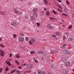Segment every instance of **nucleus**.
I'll list each match as a JSON object with an SVG mask.
<instances>
[{
	"label": "nucleus",
	"mask_w": 74,
	"mask_h": 74,
	"mask_svg": "<svg viewBox=\"0 0 74 74\" xmlns=\"http://www.w3.org/2000/svg\"><path fill=\"white\" fill-rule=\"evenodd\" d=\"M36 41V39L35 38H32L31 39V40L29 42V44L31 45H33V43L34 42Z\"/></svg>",
	"instance_id": "1"
},
{
	"label": "nucleus",
	"mask_w": 74,
	"mask_h": 74,
	"mask_svg": "<svg viewBox=\"0 0 74 74\" xmlns=\"http://www.w3.org/2000/svg\"><path fill=\"white\" fill-rule=\"evenodd\" d=\"M63 53L65 54V55H71L72 54L71 53H70V52H68L67 50H64L63 51Z\"/></svg>",
	"instance_id": "2"
},
{
	"label": "nucleus",
	"mask_w": 74,
	"mask_h": 74,
	"mask_svg": "<svg viewBox=\"0 0 74 74\" xmlns=\"http://www.w3.org/2000/svg\"><path fill=\"white\" fill-rule=\"evenodd\" d=\"M18 25H19V22H14L11 24V25L13 26H16Z\"/></svg>",
	"instance_id": "3"
},
{
	"label": "nucleus",
	"mask_w": 74,
	"mask_h": 74,
	"mask_svg": "<svg viewBox=\"0 0 74 74\" xmlns=\"http://www.w3.org/2000/svg\"><path fill=\"white\" fill-rule=\"evenodd\" d=\"M0 52H1L0 54L1 56H4L5 53L3 50L1 49H0Z\"/></svg>",
	"instance_id": "4"
},
{
	"label": "nucleus",
	"mask_w": 74,
	"mask_h": 74,
	"mask_svg": "<svg viewBox=\"0 0 74 74\" xmlns=\"http://www.w3.org/2000/svg\"><path fill=\"white\" fill-rule=\"evenodd\" d=\"M62 73L64 74H67L68 73V71L66 69H64L62 71Z\"/></svg>",
	"instance_id": "5"
},
{
	"label": "nucleus",
	"mask_w": 74,
	"mask_h": 74,
	"mask_svg": "<svg viewBox=\"0 0 74 74\" xmlns=\"http://www.w3.org/2000/svg\"><path fill=\"white\" fill-rule=\"evenodd\" d=\"M74 40V38L73 37H70L68 38V41H72L73 40Z\"/></svg>",
	"instance_id": "6"
},
{
	"label": "nucleus",
	"mask_w": 74,
	"mask_h": 74,
	"mask_svg": "<svg viewBox=\"0 0 74 74\" xmlns=\"http://www.w3.org/2000/svg\"><path fill=\"white\" fill-rule=\"evenodd\" d=\"M24 38L22 37H20L18 39V40L19 41H24Z\"/></svg>",
	"instance_id": "7"
},
{
	"label": "nucleus",
	"mask_w": 74,
	"mask_h": 74,
	"mask_svg": "<svg viewBox=\"0 0 74 74\" xmlns=\"http://www.w3.org/2000/svg\"><path fill=\"white\" fill-rule=\"evenodd\" d=\"M52 52L54 53H58V51L57 49H52L51 50Z\"/></svg>",
	"instance_id": "8"
},
{
	"label": "nucleus",
	"mask_w": 74,
	"mask_h": 74,
	"mask_svg": "<svg viewBox=\"0 0 74 74\" xmlns=\"http://www.w3.org/2000/svg\"><path fill=\"white\" fill-rule=\"evenodd\" d=\"M65 65L66 66H69L70 65V62H66L65 64Z\"/></svg>",
	"instance_id": "9"
},
{
	"label": "nucleus",
	"mask_w": 74,
	"mask_h": 74,
	"mask_svg": "<svg viewBox=\"0 0 74 74\" xmlns=\"http://www.w3.org/2000/svg\"><path fill=\"white\" fill-rule=\"evenodd\" d=\"M67 60L66 58H62V61L63 62H67Z\"/></svg>",
	"instance_id": "10"
},
{
	"label": "nucleus",
	"mask_w": 74,
	"mask_h": 74,
	"mask_svg": "<svg viewBox=\"0 0 74 74\" xmlns=\"http://www.w3.org/2000/svg\"><path fill=\"white\" fill-rule=\"evenodd\" d=\"M51 67L54 70H56V65H54L52 64Z\"/></svg>",
	"instance_id": "11"
},
{
	"label": "nucleus",
	"mask_w": 74,
	"mask_h": 74,
	"mask_svg": "<svg viewBox=\"0 0 74 74\" xmlns=\"http://www.w3.org/2000/svg\"><path fill=\"white\" fill-rule=\"evenodd\" d=\"M26 66L27 68H31V67H32V65L31 64H29L27 65Z\"/></svg>",
	"instance_id": "12"
},
{
	"label": "nucleus",
	"mask_w": 74,
	"mask_h": 74,
	"mask_svg": "<svg viewBox=\"0 0 74 74\" xmlns=\"http://www.w3.org/2000/svg\"><path fill=\"white\" fill-rule=\"evenodd\" d=\"M37 10H38V8H35L33 9V11L34 12H36L37 11Z\"/></svg>",
	"instance_id": "13"
},
{
	"label": "nucleus",
	"mask_w": 74,
	"mask_h": 74,
	"mask_svg": "<svg viewBox=\"0 0 74 74\" xmlns=\"http://www.w3.org/2000/svg\"><path fill=\"white\" fill-rule=\"evenodd\" d=\"M45 14L47 16H49V15L50 14V13L48 11H47L46 12Z\"/></svg>",
	"instance_id": "14"
},
{
	"label": "nucleus",
	"mask_w": 74,
	"mask_h": 74,
	"mask_svg": "<svg viewBox=\"0 0 74 74\" xmlns=\"http://www.w3.org/2000/svg\"><path fill=\"white\" fill-rule=\"evenodd\" d=\"M33 14L34 15V16L36 17H37L38 16V15L36 12H34V13Z\"/></svg>",
	"instance_id": "15"
},
{
	"label": "nucleus",
	"mask_w": 74,
	"mask_h": 74,
	"mask_svg": "<svg viewBox=\"0 0 74 74\" xmlns=\"http://www.w3.org/2000/svg\"><path fill=\"white\" fill-rule=\"evenodd\" d=\"M5 62L7 64H8L9 65V66H11V63H10V62L9 61H6Z\"/></svg>",
	"instance_id": "16"
},
{
	"label": "nucleus",
	"mask_w": 74,
	"mask_h": 74,
	"mask_svg": "<svg viewBox=\"0 0 74 74\" xmlns=\"http://www.w3.org/2000/svg\"><path fill=\"white\" fill-rule=\"evenodd\" d=\"M0 13L1 15H5L4 14V11L3 10H2L0 11Z\"/></svg>",
	"instance_id": "17"
},
{
	"label": "nucleus",
	"mask_w": 74,
	"mask_h": 74,
	"mask_svg": "<svg viewBox=\"0 0 74 74\" xmlns=\"http://www.w3.org/2000/svg\"><path fill=\"white\" fill-rule=\"evenodd\" d=\"M34 61L36 63H38V61L37 60H36V59L35 58H34Z\"/></svg>",
	"instance_id": "18"
},
{
	"label": "nucleus",
	"mask_w": 74,
	"mask_h": 74,
	"mask_svg": "<svg viewBox=\"0 0 74 74\" xmlns=\"http://www.w3.org/2000/svg\"><path fill=\"white\" fill-rule=\"evenodd\" d=\"M14 11L16 14H18L19 13V12H18V11L15 10V9H14Z\"/></svg>",
	"instance_id": "19"
},
{
	"label": "nucleus",
	"mask_w": 74,
	"mask_h": 74,
	"mask_svg": "<svg viewBox=\"0 0 74 74\" xmlns=\"http://www.w3.org/2000/svg\"><path fill=\"white\" fill-rule=\"evenodd\" d=\"M15 71H16V69H14L12 70V71L10 73H8V74H13V73H14V72H15Z\"/></svg>",
	"instance_id": "20"
},
{
	"label": "nucleus",
	"mask_w": 74,
	"mask_h": 74,
	"mask_svg": "<svg viewBox=\"0 0 74 74\" xmlns=\"http://www.w3.org/2000/svg\"><path fill=\"white\" fill-rule=\"evenodd\" d=\"M37 71L38 74H41V73H42V71L41 70H38Z\"/></svg>",
	"instance_id": "21"
},
{
	"label": "nucleus",
	"mask_w": 74,
	"mask_h": 74,
	"mask_svg": "<svg viewBox=\"0 0 74 74\" xmlns=\"http://www.w3.org/2000/svg\"><path fill=\"white\" fill-rule=\"evenodd\" d=\"M16 72L17 73V74H21L22 73L21 72V71H19V70H18L16 71Z\"/></svg>",
	"instance_id": "22"
},
{
	"label": "nucleus",
	"mask_w": 74,
	"mask_h": 74,
	"mask_svg": "<svg viewBox=\"0 0 74 74\" xmlns=\"http://www.w3.org/2000/svg\"><path fill=\"white\" fill-rule=\"evenodd\" d=\"M44 3L45 5H47V4H48V2H47V1L46 0H45L44 1Z\"/></svg>",
	"instance_id": "23"
},
{
	"label": "nucleus",
	"mask_w": 74,
	"mask_h": 74,
	"mask_svg": "<svg viewBox=\"0 0 74 74\" xmlns=\"http://www.w3.org/2000/svg\"><path fill=\"white\" fill-rule=\"evenodd\" d=\"M16 58H20V56L18 54H16Z\"/></svg>",
	"instance_id": "24"
},
{
	"label": "nucleus",
	"mask_w": 74,
	"mask_h": 74,
	"mask_svg": "<svg viewBox=\"0 0 74 74\" xmlns=\"http://www.w3.org/2000/svg\"><path fill=\"white\" fill-rule=\"evenodd\" d=\"M35 53V51H32L30 52V53L31 54V55H32L33 54H34Z\"/></svg>",
	"instance_id": "25"
},
{
	"label": "nucleus",
	"mask_w": 74,
	"mask_h": 74,
	"mask_svg": "<svg viewBox=\"0 0 74 74\" xmlns=\"http://www.w3.org/2000/svg\"><path fill=\"white\" fill-rule=\"evenodd\" d=\"M53 12L54 14H56L58 13V12H56V11H55V10H53Z\"/></svg>",
	"instance_id": "26"
},
{
	"label": "nucleus",
	"mask_w": 74,
	"mask_h": 74,
	"mask_svg": "<svg viewBox=\"0 0 74 74\" xmlns=\"http://www.w3.org/2000/svg\"><path fill=\"white\" fill-rule=\"evenodd\" d=\"M35 19V17L34 16H32V18H31V21H33V20H34Z\"/></svg>",
	"instance_id": "27"
},
{
	"label": "nucleus",
	"mask_w": 74,
	"mask_h": 74,
	"mask_svg": "<svg viewBox=\"0 0 74 74\" xmlns=\"http://www.w3.org/2000/svg\"><path fill=\"white\" fill-rule=\"evenodd\" d=\"M64 11L65 12H67V8L66 7H65L64 8Z\"/></svg>",
	"instance_id": "28"
},
{
	"label": "nucleus",
	"mask_w": 74,
	"mask_h": 74,
	"mask_svg": "<svg viewBox=\"0 0 74 74\" xmlns=\"http://www.w3.org/2000/svg\"><path fill=\"white\" fill-rule=\"evenodd\" d=\"M56 34L57 36H59V35H60V32H57L56 33Z\"/></svg>",
	"instance_id": "29"
},
{
	"label": "nucleus",
	"mask_w": 74,
	"mask_h": 74,
	"mask_svg": "<svg viewBox=\"0 0 74 74\" xmlns=\"http://www.w3.org/2000/svg\"><path fill=\"white\" fill-rule=\"evenodd\" d=\"M47 27L48 28H49V29H52V26L49 27V25L47 26Z\"/></svg>",
	"instance_id": "30"
},
{
	"label": "nucleus",
	"mask_w": 74,
	"mask_h": 74,
	"mask_svg": "<svg viewBox=\"0 0 74 74\" xmlns=\"http://www.w3.org/2000/svg\"><path fill=\"white\" fill-rule=\"evenodd\" d=\"M43 52V51H38V53L39 55L40 53H42Z\"/></svg>",
	"instance_id": "31"
},
{
	"label": "nucleus",
	"mask_w": 74,
	"mask_h": 74,
	"mask_svg": "<svg viewBox=\"0 0 74 74\" xmlns=\"http://www.w3.org/2000/svg\"><path fill=\"white\" fill-rule=\"evenodd\" d=\"M8 70H9V68L8 67H6V69H5V70L6 71H8Z\"/></svg>",
	"instance_id": "32"
},
{
	"label": "nucleus",
	"mask_w": 74,
	"mask_h": 74,
	"mask_svg": "<svg viewBox=\"0 0 74 74\" xmlns=\"http://www.w3.org/2000/svg\"><path fill=\"white\" fill-rule=\"evenodd\" d=\"M16 63V64H17V65H19V62H18V61L16 60L15 61Z\"/></svg>",
	"instance_id": "33"
},
{
	"label": "nucleus",
	"mask_w": 74,
	"mask_h": 74,
	"mask_svg": "<svg viewBox=\"0 0 74 74\" xmlns=\"http://www.w3.org/2000/svg\"><path fill=\"white\" fill-rule=\"evenodd\" d=\"M66 4H68V5H69V4H70V3L69 1H68L67 0L66 1Z\"/></svg>",
	"instance_id": "34"
},
{
	"label": "nucleus",
	"mask_w": 74,
	"mask_h": 74,
	"mask_svg": "<svg viewBox=\"0 0 74 74\" xmlns=\"http://www.w3.org/2000/svg\"><path fill=\"white\" fill-rule=\"evenodd\" d=\"M62 15H64L65 16H68V15L64 14L62 13Z\"/></svg>",
	"instance_id": "35"
},
{
	"label": "nucleus",
	"mask_w": 74,
	"mask_h": 74,
	"mask_svg": "<svg viewBox=\"0 0 74 74\" xmlns=\"http://www.w3.org/2000/svg\"><path fill=\"white\" fill-rule=\"evenodd\" d=\"M72 27L73 26L72 25H69V26L68 27L69 29H71Z\"/></svg>",
	"instance_id": "36"
},
{
	"label": "nucleus",
	"mask_w": 74,
	"mask_h": 74,
	"mask_svg": "<svg viewBox=\"0 0 74 74\" xmlns=\"http://www.w3.org/2000/svg\"><path fill=\"white\" fill-rule=\"evenodd\" d=\"M58 11H60V12H63V11L62 10L59 8L58 9Z\"/></svg>",
	"instance_id": "37"
},
{
	"label": "nucleus",
	"mask_w": 74,
	"mask_h": 74,
	"mask_svg": "<svg viewBox=\"0 0 74 74\" xmlns=\"http://www.w3.org/2000/svg\"><path fill=\"white\" fill-rule=\"evenodd\" d=\"M0 47H1L2 48H4V47H5L2 44H0Z\"/></svg>",
	"instance_id": "38"
},
{
	"label": "nucleus",
	"mask_w": 74,
	"mask_h": 74,
	"mask_svg": "<svg viewBox=\"0 0 74 74\" xmlns=\"http://www.w3.org/2000/svg\"><path fill=\"white\" fill-rule=\"evenodd\" d=\"M13 38H15V37H16V35L15 34H14L13 35Z\"/></svg>",
	"instance_id": "39"
},
{
	"label": "nucleus",
	"mask_w": 74,
	"mask_h": 74,
	"mask_svg": "<svg viewBox=\"0 0 74 74\" xmlns=\"http://www.w3.org/2000/svg\"><path fill=\"white\" fill-rule=\"evenodd\" d=\"M66 36H63V41H64V40H65V39H66Z\"/></svg>",
	"instance_id": "40"
},
{
	"label": "nucleus",
	"mask_w": 74,
	"mask_h": 74,
	"mask_svg": "<svg viewBox=\"0 0 74 74\" xmlns=\"http://www.w3.org/2000/svg\"><path fill=\"white\" fill-rule=\"evenodd\" d=\"M18 14V15H22V12H20L19 11Z\"/></svg>",
	"instance_id": "41"
},
{
	"label": "nucleus",
	"mask_w": 74,
	"mask_h": 74,
	"mask_svg": "<svg viewBox=\"0 0 74 74\" xmlns=\"http://www.w3.org/2000/svg\"><path fill=\"white\" fill-rule=\"evenodd\" d=\"M52 37H54V38H56V36L55 35H52Z\"/></svg>",
	"instance_id": "42"
},
{
	"label": "nucleus",
	"mask_w": 74,
	"mask_h": 74,
	"mask_svg": "<svg viewBox=\"0 0 74 74\" xmlns=\"http://www.w3.org/2000/svg\"><path fill=\"white\" fill-rule=\"evenodd\" d=\"M28 40H29V38H28V37H26L25 38L26 41H28Z\"/></svg>",
	"instance_id": "43"
},
{
	"label": "nucleus",
	"mask_w": 74,
	"mask_h": 74,
	"mask_svg": "<svg viewBox=\"0 0 74 74\" xmlns=\"http://www.w3.org/2000/svg\"><path fill=\"white\" fill-rule=\"evenodd\" d=\"M2 71H3V69L0 68V73L2 72Z\"/></svg>",
	"instance_id": "44"
},
{
	"label": "nucleus",
	"mask_w": 74,
	"mask_h": 74,
	"mask_svg": "<svg viewBox=\"0 0 74 74\" xmlns=\"http://www.w3.org/2000/svg\"><path fill=\"white\" fill-rule=\"evenodd\" d=\"M43 54H44V52H42V53H40V54H39V55H40V56H42V55H43Z\"/></svg>",
	"instance_id": "45"
},
{
	"label": "nucleus",
	"mask_w": 74,
	"mask_h": 74,
	"mask_svg": "<svg viewBox=\"0 0 74 74\" xmlns=\"http://www.w3.org/2000/svg\"><path fill=\"white\" fill-rule=\"evenodd\" d=\"M58 7L61 9H62V7L60 5L58 6Z\"/></svg>",
	"instance_id": "46"
},
{
	"label": "nucleus",
	"mask_w": 74,
	"mask_h": 74,
	"mask_svg": "<svg viewBox=\"0 0 74 74\" xmlns=\"http://www.w3.org/2000/svg\"><path fill=\"white\" fill-rule=\"evenodd\" d=\"M50 19L51 20H53L54 19V18L51 17H50Z\"/></svg>",
	"instance_id": "47"
},
{
	"label": "nucleus",
	"mask_w": 74,
	"mask_h": 74,
	"mask_svg": "<svg viewBox=\"0 0 74 74\" xmlns=\"http://www.w3.org/2000/svg\"><path fill=\"white\" fill-rule=\"evenodd\" d=\"M45 74V71H44L42 73V74Z\"/></svg>",
	"instance_id": "48"
},
{
	"label": "nucleus",
	"mask_w": 74,
	"mask_h": 74,
	"mask_svg": "<svg viewBox=\"0 0 74 74\" xmlns=\"http://www.w3.org/2000/svg\"><path fill=\"white\" fill-rule=\"evenodd\" d=\"M44 10L45 11H47V8H44Z\"/></svg>",
	"instance_id": "49"
},
{
	"label": "nucleus",
	"mask_w": 74,
	"mask_h": 74,
	"mask_svg": "<svg viewBox=\"0 0 74 74\" xmlns=\"http://www.w3.org/2000/svg\"><path fill=\"white\" fill-rule=\"evenodd\" d=\"M37 26L38 27L39 26H40V23H37Z\"/></svg>",
	"instance_id": "50"
},
{
	"label": "nucleus",
	"mask_w": 74,
	"mask_h": 74,
	"mask_svg": "<svg viewBox=\"0 0 74 74\" xmlns=\"http://www.w3.org/2000/svg\"><path fill=\"white\" fill-rule=\"evenodd\" d=\"M57 1L60 3H62V1L60 0H57Z\"/></svg>",
	"instance_id": "51"
},
{
	"label": "nucleus",
	"mask_w": 74,
	"mask_h": 74,
	"mask_svg": "<svg viewBox=\"0 0 74 74\" xmlns=\"http://www.w3.org/2000/svg\"><path fill=\"white\" fill-rule=\"evenodd\" d=\"M18 69H22V67H21V66H19L18 67Z\"/></svg>",
	"instance_id": "52"
},
{
	"label": "nucleus",
	"mask_w": 74,
	"mask_h": 74,
	"mask_svg": "<svg viewBox=\"0 0 74 74\" xmlns=\"http://www.w3.org/2000/svg\"><path fill=\"white\" fill-rule=\"evenodd\" d=\"M32 3L31 2H30L29 3H28V4L29 5V4H32Z\"/></svg>",
	"instance_id": "53"
},
{
	"label": "nucleus",
	"mask_w": 74,
	"mask_h": 74,
	"mask_svg": "<svg viewBox=\"0 0 74 74\" xmlns=\"http://www.w3.org/2000/svg\"><path fill=\"white\" fill-rule=\"evenodd\" d=\"M21 36H22L23 37V36H24V35L23 34H22H22H21Z\"/></svg>",
	"instance_id": "54"
},
{
	"label": "nucleus",
	"mask_w": 74,
	"mask_h": 74,
	"mask_svg": "<svg viewBox=\"0 0 74 74\" xmlns=\"http://www.w3.org/2000/svg\"><path fill=\"white\" fill-rule=\"evenodd\" d=\"M49 74H52V72L51 71H50L49 72Z\"/></svg>",
	"instance_id": "55"
},
{
	"label": "nucleus",
	"mask_w": 74,
	"mask_h": 74,
	"mask_svg": "<svg viewBox=\"0 0 74 74\" xmlns=\"http://www.w3.org/2000/svg\"><path fill=\"white\" fill-rule=\"evenodd\" d=\"M14 10H18V8L16 7L15 8H14Z\"/></svg>",
	"instance_id": "56"
},
{
	"label": "nucleus",
	"mask_w": 74,
	"mask_h": 74,
	"mask_svg": "<svg viewBox=\"0 0 74 74\" xmlns=\"http://www.w3.org/2000/svg\"><path fill=\"white\" fill-rule=\"evenodd\" d=\"M66 44H64L63 45V47H65V46H66Z\"/></svg>",
	"instance_id": "57"
},
{
	"label": "nucleus",
	"mask_w": 74,
	"mask_h": 74,
	"mask_svg": "<svg viewBox=\"0 0 74 74\" xmlns=\"http://www.w3.org/2000/svg\"><path fill=\"white\" fill-rule=\"evenodd\" d=\"M12 53H10V57H11V56H12Z\"/></svg>",
	"instance_id": "58"
},
{
	"label": "nucleus",
	"mask_w": 74,
	"mask_h": 74,
	"mask_svg": "<svg viewBox=\"0 0 74 74\" xmlns=\"http://www.w3.org/2000/svg\"><path fill=\"white\" fill-rule=\"evenodd\" d=\"M2 41V39L0 37V41Z\"/></svg>",
	"instance_id": "59"
},
{
	"label": "nucleus",
	"mask_w": 74,
	"mask_h": 74,
	"mask_svg": "<svg viewBox=\"0 0 74 74\" xmlns=\"http://www.w3.org/2000/svg\"><path fill=\"white\" fill-rule=\"evenodd\" d=\"M25 18H26V19H29V18H28V17H25Z\"/></svg>",
	"instance_id": "60"
},
{
	"label": "nucleus",
	"mask_w": 74,
	"mask_h": 74,
	"mask_svg": "<svg viewBox=\"0 0 74 74\" xmlns=\"http://www.w3.org/2000/svg\"><path fill=\"white\" fill-rule=\"evenodd\" d=\"M12 60V59L11 58L9 60H10V61H11Z\"/></svg>",
	"instance_id": "61"
},
{
	"label": "nucleus",
	"mask_w": 74,
	"mask_h": 74,
	"mask_svg": "<svg viewBox=\"0 0 74 74\" xmlns=\"http://www.w3.org/2000/svg\"><path fill=\"white\" fill-rule=\"evenodd\" d=\"M24 66H26V64H24Z\"/></svg>",
	"instance_id": "62"
},
{
	"label": "nucleus",
	"mask_w": 74,
	"mask_h": 74,
	"mask_svg": "<svg viewBox=\"0 0 74 74\" xmlns=\"http://www.w3.org/2000/svg\"><path fill=\"white\" fill-rule=\"evenodd\" d=\"M20 1H23V0H20Z\"/></svg>",
	"instance_id": "63"
},
{
	"label": "nucleus",
	"mask_w": 74,
	"mask_h": 74,
	"mask_svg": "<svg viewBox=\"0 0 74 74\" xmlns=\"http://www.w3.org/2000/svg\"><path fill=\"white\" fill-rule=\"evenodd\" d=\"M36 74V72H34V74Z\"/></svg>",
	"instance_id": "64"
}]
</instances>
